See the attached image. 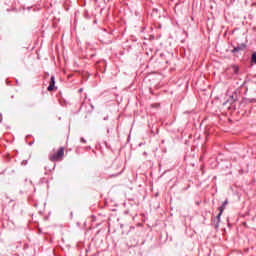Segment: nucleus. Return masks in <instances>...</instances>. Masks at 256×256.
<instances>
[{
  "label": "nucleus",
  "instance_id": "nucleus-5",
  "mask_svg": "<svg viewBox=\"0 0 256 256\" xmlns=\"http://www.w3.org/2000/svg\"><path fill=\"white\" fill-rule=\"evenodd\" d=\"M231 69H232L233 73H235V75H238V74H239V66H237V65H232V66H231Z\"/></svg>",
  "mask_w": 256,
  "mask_h": 256
},
{
  "label": "nucleus",
  "instance_id": "nucleus-6",
  "mask_svg": "<svg viewBox=\"0 0 256 256\" xmlns=\"http://www.w3.org/2000/svg\"><path fill=\"white\" fill-rule=\"evenodd\" d=\"M251 61H252V63H256V52H254V53L252 54Z\"/></svg>",
  "mask_w": 256,
  "mask_h": 256
},
{
  "label": "nucleus",
  "instance_id": "nucleus-7",
  "mask_svg": "<svg viewBox=\"0 0 256 256\" xmlns=\"http://www.w3.org/2000/svg\"><path fill=\"white\" fill-rule=\"evenodd\" d=\"M81 143H87V140L85 138L80 139Z\"/></svg>",
  "mask_w": 256,
  "mask_h": 256
},
{
  "label": "nucleus",
  "instance_id": "nucleus-9",
  "mask_svg": "<svg viewBox=\"0 0 256 256\" xmlns=\"http://www.w3.org/2000/svg\"><path fill=\"white\" fill-rule=\"evenodd\" d=\"M82 92H83V88H80V89H79V93H82Z\"/></svg>",
  "mask_w": 256,
  "mask_h": 256
},
{
  "label": "nucleus",
  "instance_id": "nucleus-4",
  "mask_svg": "<svg viewBox=\"0 0 256 256\" xmlns=\"http://www.w3.org/2000/svg\"><path fill=\"white\" fill-rule=\"evenodd\" d=\"M225 204H222V206L221 207H219L218 209H219V214L217 215V219H218V221H219V219H221V215H223V211H225Z\"/></svg>",
  "mask_w": 256,
  "mask_h": 256
},
{
  "label": "nucleus",
  "instance_id": "nucleus-1",
  "mask_svg": "<svg viewBox=\"0 0 256 256\" xmlns=\"http://www.w3.org/2000/svg\"><path fill=\"white\" fill-rule=\"evenodd\" d=\"M63 157H65V147H60L56 152L50 154L49 159L52 162L63 161Z\"/></svg>",
  "mask_w": 256,
  "mask_h": 256
},
{
  "label": "nucleus",
  "instance_id": "nucleus-2",
  "mask_svg": "<svg viewBox=\"0 0 256 256\" xmlns=\"http://www.w3.org/2000/svg\"><path fill=\"white\" fill-rule=\"evenodd\" d=\"M245 49H247V44L242 43L234 47L233 50H231V53H239V51H245Z\"/></svg>",
  "mask_w": 256,
  "mask_h": 256
},
{
  "label": "nucleus",
  "instance_id": "nucleus-3",
  "mask_svg": "<svg viewBox=\"0 0 256 256\" xmlns=\"http://www.w3.org/2000/svg\"><path fill=\"white\" fill-rule=\"evenodd\" d=\"M53 89H55V76H51L47 90L53 91Z\"/></svg>",
  "mask_w": 256,
  "mask_h": 256
},
{
  "label": "nucleus",
  "instance_id": "nucleus-8",
  "mask_svg": "<svg viewBox=\"0 0 256 256\" xmlns=\"http://www.w3.org/2000/svg\"><path fill=\"white\" fill-rule=\"evenodd\" d=\"M227 203H229L227 200L223 202V205L227 207Z\"/></svg>",
  "mask_w": 256,
  "mask_h": 256
}]
</instances>
